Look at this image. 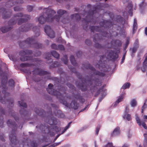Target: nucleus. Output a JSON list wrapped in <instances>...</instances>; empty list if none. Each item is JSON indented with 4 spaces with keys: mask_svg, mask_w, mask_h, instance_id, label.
Returning a JSON list of instances; mask_svg holds the SVG:
<instances>
[{
    "mask_svg": "<svg viewBox=\"0 0 147 147\" xmlns=\"http://www.w3.org/2000/svg\"><path fill=\"white\" fill-rule=\"evenodd\" d=\"M65 12V11L62 10H59L57 11V13L58 16H56L55 18H53V15L55 13V11L50 9H47L45 13L44 16H40L38 19V21L39 23L43 24L46 21L50 22L53 21L54 19H55L56 20L58 21L60 18V16L63 14Z\"/></svg>",
    "mask_w": 147,
    "mask_h": 147,
    "instance_id": "f257e3e1",
    "label": "nucleus"
},
{
    "mask_svg": "<svg viewBox=\"0 0 147 147\" xmlns=\"http://www.w3.org/2000/svg\"><path fill=\"white\" fill-rule=\"evenodd\" d=\"M32 52L31 50H26L25 51H22L19 53V55L20 56V59L17 58L18 57L17 55H9L8 57L9 59L13 61H24L28 60H32V57L29 56H25L26 55H31ZM33 61L37 62L39 61L36 58L34 59H32Z\"/></svg>",
    "mask_w": 147,
    "mask_h": 147,
    "instance_id": "f03ea898",
    "label": "nucleus"
},
{
    "mask_svg": "<svg viewBox=\"0 0 147 147\" xmlns=\"http://www.w3.org/2000/svg\"><path fill=\"white\" fill-rule=\"evenodd\" d=\"M68 67L70 69V70L72 72L75 73L78 77V78L80 79L81 81L82 82L81 83H78V82H76V84L77 86L79 88L81 89L82 91H85L86 90L87 88V86L86 85L87 83H89L90 86L92 85V83L90 80H86L85 79L82 78L81 75H80L79 73H78L75 67V66L76 65H73V66H72L71 65H68Z\"/></svg>",
    "mask_w": 147,
    "mask_h": 147,
    "instance_id": "7ed1b4c3",
    "label": "nucleus"
},
{
    "mask_svg": "<svg viewBox=\"0 0 147 147\" xmlns=\"http://www.w3.org/2000/svg\"><path fill=\"white\" fill-rule=\"evenodd\" d=\"M7 124L9 127L12 128V130L9 135V139L11 142L10 145L12 147H13V145H16L18 142L16 134V131L17 128V124L15 122L10 119L8 120Z\"/></svg>",
    "mask_w": 147,
    "mask_h": 147,
    "instance_id": "20e7f679",
    "label": "nucleus"
},
{
    "mask_svg": "<svg viewBox=\"0 0 147 147\" xmlns=\"http://www.w3.org/2000/svg\"><path fill=\"white\" fill-rule=\"evenodd\" d=\"M48 92L49 94L56 96L59 100L60 102L66 106H68V104L67 101L65 100V97L59 92L53 89V85L50 83L47 88Z\"/></svg>",
    "mask_w": 147,
    "mask_h": 147,
    "instance_id": "39448f33",
    "label": "nucleus"
},
{
    "mask_svg": "<svg viewBox=\"0 0 147 147\" xmlns=\"http://www.w3.org/2000/svg\"><path fill=\"white\" fill-rule=\"evenodd\" d=\"M32 65H14V67L16 69H19L25 73L31 74V72L29 67Z\"/></svg>",
    "mask_w": 147,
    "mask_h": 147,
    "instance_id": "423d86ee",
    "label": "nucleus"
},
{
    "mask_svg": "<svg viewBox=\"0 0 147 147\" xmlns=\"http://www.w3.org/2000/svg\"><path fill=\"white\" fill-rule=\"evenodd\" d=\"M33 72L34 74H36L40 76L50 74L49 72L47 71H44L42 69L38 68L34 69Z\"/></svg>",
    "mask_w": 147,
    "mask_h": 147,
    "instance_id": "0eeeda50",
    "label": "nucleus"
},
{
    "mask_svg": "<svg viewBox=\"0 0 147 147\" xmlns=\"http://www.w3.org/2000/svg\"><path fill=\"white\" fill-rule=\"evenodd\" d=\"M45 30L47 34L51 38H53L55 36V34L49 26H46L45 28Z\"/></svg>",
    "mask_w": 147,
    "mask_h": 147,
    "instance_id": "6e6552de",
    "label": "nucleus"
},
{
    "mask_svg": "<svg viewBox=\"0 0 147 147\" xmlns=\"http://www.w3.org/2000/svg\"><path fill=\"white\" fill-rule=\"evenodd\" d=\"M19 104L21 106H22L24 108L21 109L20 111V113L22 115H26L27 114V111L25 110L24 108L27 107V105L26 103L24 102V101H18Z\"/></svg>",
    "mask_w": 147,
    "mask_h": 147,
    "instance_id": "1a4fd4ad",
    "label": "nucleus"
},
{
    "mask_svg": "<svg viewBox=\"0 0 147 147\" xmlns=\"http://www.w3.org/2000/svg\"><path fill=\"white\" fill-rule=\"evenodd\" d=\"M6 111L0 105V127H3V120L2 115H5Z\"/></svg>",
    "mask_w": 147,
    "mask_h": 147,
    "instance_id": "9d476101",
    "label": "nucleus"
},
{
    "mask_svg": "<svg viewBox=\"0 0 147 147\" xmlns=\"http://www.w3.org/2000/svg\"><path fill=\"white\" fill-rule=\"evenodd\" d=\"M73 96L74 98L78 100L80 103H83L85 102V100L83 98V96H81L80 94H73Z\"/></svg>",
    "mask_w": 147,
    "mask_h": 147,
    "instance_id": "9b49d317",
    "label": "nucleus"
},
{
    "mask_svg": "<svg viewBox=\"0 0 147 147\" xmlns=\"http://www.w3.org/2000/svg\"><path fill=\"white\" fill-rule=\"evenodd\" d=\"M136 119L137 123L140 126L142 125L145 129H147V126L145 122L144 121H141L138 116L136 117Z\"/></svg>",
    "mask_w": 147,
    "mask_h": 147,
    "instance_id": "f8f14e48",
    "label": "nucleus"
},
{
    "mask_svg": "<svg viewBox=\"0 0 147 147\" xmlns=\"http://www.w3.org/2000/svg\"><path fill=\"white\" fill-rule=\"evenodd\" d=\"M78 104L77 101L75 100H72L70 104V106L71 108L75 110L77 109L78 108Z\"/></svg>",
    "mask_w": 147,
    "mask_h": 147,
    "instance_id": "ddd939ff",
    "label": "nucleus"
},
{
    "mask_svg": "<svg viewBox=\"0 0 147 147\" xmlns=\"http://www.w3.org/2000/svg\"><path fill=\"white\" fill-rule=\"evenodd\" d=\"M89 67V68L92 71H95L94 72V74L96 75H98L101 76H105V74L104 73L100 72L95 71V69L92 66H88Z\"/></svg>",
    "mask_w": 147,
    "mask_h": 147,
    "instance_id": "4468645a",
    "label": "nucleus"
},
{
    "mask_svg": "<svg viewBox=\"0 0 147 147\" xmlns=\"http://www.w3.org/2000/svg\"><path fill=\"white\" fill-rule=\"evenodd\" d=\"M120 132V128L118 127L116 128L111 134L112 136H115L118 135Z\"/></svg>",
    "mask_w": 147,
    "mask_h": 147,
    "instance_id": "2eb2a0df",
    "label": "nucleus"
},
{
    "mask_svg": "<svg viewBox=\"0 0 147 147\" xmlns=\"http://www.w3.org/2000/svg\"><path fill=\"white\" fill-rule=\"evenodd\" d=\"M9 114L11 116L13 117L14 119L17 122H18L19 121V118L14 113V111L12 110H11L9 112Z\"/></svg>",
    "mask_w": 147,
    "mask_h": 147,
    "instance_id": "dca6fc26",
    "label": "nucleus"
},
{
    "mask_svg": "<svg viewBox=\"0 0 147 147\" xmlns=\"http://www.w3.org/2000/svg\"><path fill=\"white\" fill-rule=\"evenodd\" d=\"M48 123L50 125H56L57 121L56 119L51 118L49 120Z\"/></svg>",
    "mask_w": 147,
    "mask_h": 147,
    "instance_id": "f3484780",
    "label": "nucleus"
},
{
    "mask_svg": "<svg viewBox=\"0 0 147 147\" xmlns=\"http://www.w3.org/2000/svg\"><path fill=\"white\" fill-rule=\"evenodd\" d=\"M35 111L38 115L42 116L44 113H45L44 111L42 109L39 110V109H36L35 110Z\"/></svg>",
    "mask_w": 147,
    "mask_h": 147,
    "instance_id": "a211bd4d",
    "label": "nucleus"
},
{
    "mask_svg": "<svg viewBox=\"0 0 147 147\" xmlns=\"http://www.w3.org/2000/svg\"><path fill=\"white\" fill-rule=\"evenodd\" d=\"M130 84L129 82H126L122 86L121 88L123 89H125L129 88Z\"/></svg>",
    "mask_w": 147,
    "mask_h": 147,
    "instance_id": "6ab92c4d",
    "label": "nucleus"
},
{
    "mask_svg": "<svg viewBox=\"0 0 147 147\" xmlns=\"http://www.w3.org/2000/svg\"><path fill=\"white\" fill-rule=\"evenodd\" d=\"M144 147H147V134H144Z\"/></svg>",
    "mask_w": 147,
    "mask_h": 147,
    "instance_id": "aec40b11",
    "label": "nucleus"
},
{
    "mask_svg": "<svg viewBox=\"0 0 147 147\" xmlns=\"http://www.w3.org/2000/svg\"><path fill=\"white\" fill-rule=\"evenodd\" d=\"M130 104L131 107H135L137 104V101L135 99H133L131 100Z\"/></svg>",
    "mask_w": 147,
    "mask_h": 147,
    "instance_id": "412c9836",
    "label": "nucleus"
},
{
    "mask_svg": "<svg viewBox=\"0 0 147 147\" xmlns=\"http://www.w3.org/2000/svg\"><path fill=\"white\" fill-rule=\"evenodd\" d=\"M137 21L136 19H134V26H133V32L134 33L135 31L137 29Z\"/></svg>",
    "mask_w": 147,
    "mask_h": 147,
    "instance_id": "4be33fe9",
    "label": "nucleus"
},
{
    "mask_svg": "<svg viewBox=\"0 0 147 147\" xmlns=\"http://www.w3.org/2000/svg\"><path fill=\"white\" fill-rule=\"evenodd\" d=\"M51 55L57 58L59 57V55L55 51H53L51 52Z\"/></svg>",
    "mask_w": 147,
    "mask_h": 147,
    "instance_id": "5701e85b",
    "label": "nucleus"
},
{
    "mask_svg": "<svg viewBox=\"0 0 147 147\" xmlns=\"http://www.w3.org/2000/svg\"><path fill=\"white\" fill-rule=\"evenodd\" d=\"M9 86L11 87H13L14 86V82L13 80L10 79L8 81Z\"/></svg>",
    "mask_w": 147,
    "mask_h": 147,
    "instance_id": "b1692460",
    "label": "nucleus"
},
{
    "mask_svg": "<svg viewBox=\"0 0 147 147\" xmlns=\"http://www.w3.org/2000/svg\"><path fill=\"white\" fill-rule=\"evenodd\" d=\"M123 117L124 119L126 118L128 121L130 120L131 119V115L129 114H125L123 116Z\"/></svg>",
    "mask_w": 147,
    "mask_h": 147,
    "instance_id": "393cba45",
    "label": "nucleus"
},
{
    "mask_svg": "<svg viewBox=\"0 0 147 147\" xmlns=\"http://www.w3.org/2000/svg\"><path fill=\"white\" fill-rule=\"evenodd\" d=\"M71 122H69L67 125L65 127L64 129L63 130L61 133V134H63L64 133L69 127L70 126V125L71 124Z\"/></svg>",
    "mask_w": 147,
    "mask_h": 147,
    "instance_id": "a878e982",
    "label": "nucleus"
},
{
    "mask_svg": "<svg viewBox=\"0 0 147 147\" xmlns=\"http://www.w3.org/2000/svg\"><path fill=\"white\" fill-rule=\"evenodd\" d=\"M141 69L143 72H145L147 69V65H143Z\"/></svg>",
    "mask_w": 147,
    "mask_h": 147,
    "instance_id": "bb28decb",
    "label": "nucleus"
},
{
    "mask_svg": "<svg viewBox=\"0 0 147 147\" xmlns=\"http://www.w3.org/2000/svg\"><path fill=\"white\" fill-rule=\"evenodd\" d=\"M123 99V97L122 96H120L119 98L116 101V103H119L120 102H121Z\"/></svg>",
    "mask_w": 147,
    "mask_h": 147,
    "instance_id": "cd10ccee",
    "label": "nucleus"
},
{
    "mask_svg": "<svg viewBox=\"0 0 147 147\" xmlns=\"http://www.w3.org/2000/svg\"><path fill=\"white\" fill-rule=\"evenodd\" d=\"M102 90V89L101 88H100L99 89H98L97 91L96 92L94 96L95 97H97L98 96Z\"/></svg>",
    "mask_w": 147,
    "mask_h": 147,
    "instance_id": "c85d7f7f",
    "label": "nucleus"
},
{
    "mask_svg": "<svg viewBox=\"0 0 147 147\" xmlns=\"http://www.w3.org/2000/svg\"><path fill=\"white\" fill-rule=\"evenodd\" d=\"M100 128V125H98L97 127L96 130V135H98Z\"/></svg>",
    "mask_w": 147,
    "mask_h": 147,
    "instance_id": "c756f323",
    "label": "nucleus"
},
{
    "mask_svg": "<svg viewBox=\"0 0 147 147\" xmlns=\"http://www.w3.org/2000/svg\"><path fill=\"white\" fill-rule=\"evenodd\" d=\"M147 107V105L146 104L145 102L144 103L143 106L142 107L141 113H143L144 110Z\"/></svg>",
    "mask_w": 147,
    "mask_h": 147,
    "instance_id": "7c9ffc66",
    "label": "nucleus"
},
{
    "mask_svg": "<svg viewBox=\"0 0 147 147\" xmlns=\"http://www.w3.org/2000/svg\"><path fill=\"white\" fill-rule=\"evenodd\" d=\"M1 30L3 33H5L8 30L5 27H2Z\"/></svg>",
    "mask_w": 147,
    "mask_h": 147,
    "instance_id": "2f4dec72",
    "label": "nucleus"
},
{
    "mask_svg": "<svg viewBox=\"0 0 147 147\" xmlns=\"http://www.w3.org/2000/svg\"><path fill=\"white\" fill-rule=\"evenodd\" d=\"M63 58V59H62V61H64L65 64H66L67 61V56L66 55H65Z\"/></svg>",
    "mask_w": 147,
    "mask_h": 147,
    "instance_id": "473e14b6",
    "label": "nucleus"
},
{
    "mask_svg": "<svg viewBox=\"0 0 147 147\" xmlns=\"http://www.w3.org/2000/svg\"><path fill=\"white\" fill-rule=\"evenodd\" d=\"M129 14H130V16H132V7L131 5H130L129 7Z\"/></svg>",
    "mask_w": 147,
    "mask_h": 147,
    "instance_id": "72a5a7b5",
    "label": "nucleus"
},
{
    "mask_svg": "<svg viewBox=\"0 0 147 147\" xmlns=\"http://www.w3.org/2000/svg\"><path fill=\"white\" fill-rule=\"evenodd\" d=\"M70 60L72 64H74L75 61L74 58V56H71L70 57Z\"/></svg>",
    "mask_w": 147,
    "mask_h": 147,
    "instance_id": "f704fd0d",
    "label": "nucleus"
},
{
    "mask_svg": "<svg viewBox=\"0 0 147 147\" xmlns=\"http://www.w3.org/2000/svg\"><path fill=\"white\" fill-rule=\"evenodd\" d=\"M138 48V46L137 45L136 46V47H133L132 49V52L133 53L135 52L136 51Z\"/></svg>",
    "mask_w": 147,
    "mask_h": 147,
    "instance_id": "c9c22d12",
    "label": "nucleus"
},
{
    "mask_svg": "<svg viewBox=\"0 0 147 147\" xmlns=\"http://www.w3.org/2000/svg\"><path fill=\"white\" fill-rule=\"evenodd\" d=\"M67 85L69 88H71L74 89V86L70 83H67Z\"/></svg>",
    "mask_w": 147,
    "mask_h": 147,
    "instance_id": "e433bc0d",
    "label": "nucleus"
},
{
    "mask_svg": "<svg viewBox=\"0 0 147 147\" xmlns=\"http://www.w3.org/2000/svg\"><path fill=\"white\" fill-rule=\"evenodd\" d=\"M129 111V109L128 107V105H126L125 107V114H127Z\"/></svg>",
    "mask_w": 147,
    "mask_h": 147,
    "instance_id": "4c0bfd02",
    "label": "nucleus"
},
{
    "mask_svg": "<svg viewBox=\"0 0 147 147\" xmlns=\"http://www.w3.org/2000/svg\"><path fill=\"white\" fill-rule=\"evenodd\" d=\"M0 139L3 142L5 141V140L4 138V135L2 134V135H0Z\"/></svg>",
    "mask_w": 147,
    "mask_h": 147,
    "instance_id": "58836bf2",
    "label": "nucleus"
},
{
    "mask_svg": "<svg viewBox=\"0 0 147 147\" xmlns=\"http://www.w3.org/2000/svg\"><path fill=\"white\" fill-rule=\"evenodd\" d=\"M26 21V20H24L22 19H20V20L18 21V23L19 24H20L21 23L23 22H25Z\"/></svg>",
    "mask_w": 147,
    "mask_h": 147,
    "instance_id": "ea45409f",
    "label": "nucleus"
},
{
    "mask_svg": "<svg viewBox=\"0 0 147 147\" xmlns=\"http://www.w3.org/2000/svg\"><path fill=\"white\" fill-rule=\"evenodd\" d=\"M31 146L32 147H37V145L36 142H33L31 144Z\"/></svg>",
    "mask_w": 147,
    "mask_h": 147,
    "instance_id": "a19ab883",
    "label": "nucleus"
},
{
    "mask_svg": "<svg viewBox=\"0 0 147 147\" xmlns=\"http://www.w3.org/2000/svg\"><path fill=\"white\" fill-rule=\"evenodd\" d=\"M23 16V15H22V14L21 13H18L16 14V16H15V17H22Z\"/></svg>",
    "mask_w": 147,
    "mask_h": 147,
    "instance_id": "79ce46f5",
    "label": "nucleus"
},
{
    "mask_svg": "<svg viewBox=\"0 0 147 147\" xmlns=\"http://www.w3.org/2000/svg\"><path fill=\"white\" fill-rule=\"evenodd\" d=\"M147 64V55L146 56L143 62V64Z\"/></svg>",
    "mask_w": 147,
    "mask_h": 147,
    "instance_id": "37998d69",
    "label": "nucleus"
},
{
    "mask_svg": "<svg viewBox=\"0 0 147 147\" xmlns=\"http://www.w3.org/2000/svg\"><path fill=\"white\" fill-rule=\"evenodd\" d=\"M60 143H61L60 142L58 143H54L52 145V146H53V147H54L59 145V144H60Z\"/></svg>",
    "mask_w": 147,
    "mask_h": 147,
    "instance_id": "c03bdc74",
    "label": "nucleus"
},
{
    "mask_svg": "<svg viewBox=\"0 0 147 147\" xmlns=\"http://www.w3.org/2000/svg\"><path fill=\"white\" fill-rule=\"evenodd\" d=\"M14 9L15 11H18L20 10V8L18 7H14Z\"/></svg>",
    "mask_w": 147,
    "mask_h": 147,
    "instance_id": "a18cd8bd",
    "label": "nucleus"
},
{
    "mask_svg": "<svg viewBox=\"0 0 147 147\" xmlns=\"http://www.w3.org/2000/svg\"><path fill=\"white\" fill-rule=\"evenodd\" d=\"M67 90V88L64 87H62L60 89V90L61 91H65Z\"/></svg>",
    "mask_w": 147,
    "mask_h": 147,
    "instance_id": "49530a36",
    "label": "nucleus"
},
{
    "mask_svg": "<svg viewBox=\"0 0 147 147\" xmlns=\"http://www.w3.org/2000/svg\"><path fill=\"white\" fill-rule=\"evenodd\" d=\"M106 59V58L104 56H103L100 57V60L101 61H103H103L105 60V59Z\"/></svg>",
    "mask_w": 147,
    "mask_h": 147,
    "instance_id": "de8ad7c7",
    "label": "nucleus"
},
{
    "mask_svg": "<svg viewBox=\"0 0 147 147\" xmlns=\"http://www.w3.org/2000/svg\"><path fill=\"white\" fill-rule=\"evenodd\" d=\"M59 47L61 50H63L64 49V47L62 45H59Z\"/></svg>",
    "mask_w": 147,
    "mask_h": 147,
    "instance_id": "09e8293b",
    "label": "nucleus"
},
{
    "mask_svg": "<svg viewBox=\"0 0 147 147\" xmlns=\"http://www.w3.org/2000/svg\"><path fill=\"white\" fill-rule=\"evenodd\" d=\"M51 47L54 49H56L57 48L56 45L55 44H52L51 45Z\"/></svg>",
    "mask_w": 147,
    "mask_h": 147,
    "instance_id": "8fccbe9b",
    "label": "nucleus"
},
{
    "mask_svg": "<svg viewBox=\"0 0 147 147\" xmlns=\"http://www.w3.org/2000/svg\"><path fill=\"white\" fill-rule=\"evenodd\" d=\"M61 134H59L57 135V136L53 140V142H55L56 141V140L59 137V136Z\"/></svg>",
    "mask_w": 147,
    "mask_h": 147,
    "instance_id": "3c124183",
    "label": "nucleus"
},
{
    "mask_svg": "<svg viewBox=\"0 0 147 147\" xmlns=\"http://www.w3.org/2000/svg\"><path fill=\"white\" fill-rule=\"evenodd\" d=\"M51 105L52 107H53L55 108L57 107V106L56 105L54 104H51Z\"/></svg>",
    "mask_w": 147,
    "mask_h": 147,
    "instance_id": "603ef678",
    "label": "nucleus"
},
{
    "mask_svg": "<svg viewBox=\"0 0 147 147\" xmlns=\"http://www.w3.org/2000/svg\"><path fill=\"white\" fill-rule=\"evenodd\" d=\"M145 34L146 35H147V27H146L145 30Z\"/></svg>",
    "mask_w": 147,
    "mask_h": 147,
    "instance_id": "864d4df0",
    "label": "nucleus"
},
{
    "mask_svg": "<svg viewBox=\"0 0 147 147\" xmlns=\"http://www.w3.org/2000/svg\"><path fill=\"white\" fill-rule=\"evenodd\" d=\"M28 8H30V10L29 11H31L32 9V7L31 6H29L28 7Z\"/></svg>",
    "mask_w": 147,
    "mask_h": 147,
    "instance_id": "5fc2aeb1",
    "label": "nucleus"
},
{
    "mask_svg": "<svg viewBox=\"0 0 147 147\" xmlns=\"http://www.w3.org/2000/svg\"><path fill=\"white\" fill-rule=\"evenodd\" d=\"M125 55H124L123 56V57H122V60L123 61L125 59Z\"/></svg>",
    "mask_w": 147,
    "mask_h": 147,
    "instance_id": "6e6d98bb",
    "label": "nucleus"
},
{
    "mask_svg": "<svg viewBox=\"0 0 147 147\" xmlns=\"http://www.w3.org/2000/svg\"><path fill=\"white\" fill-rule=\"evenodd\" d=\"M144 119H147V115H144Z\"/></svg>",
    "mask_w": 147,
    "mask_h": 147,
    "instance_id": "4d7b16f0",
    "label": "nucleus"
},
{
    "mask_svg": "<svg viewBox=\"0 0 147 147\" xmlns=\"http://www.w3.org/2000/svg\"><path fill=\"white\" fill-rule=\"evenodd\" d=\"M29 40V43H30L31 42V40L30 39V38H28L27 39V40Z\"/></svg>",
    "mask_w": 147,
    "mask_h": 147,
    "instance_id": "13d9d810",
    "label": "nucleus"
},
{
    "mask_svg": "<svg viewBox=\"0 0 147 147\" xmlns=\"http://www.w3.org/2000/svg\"><path fill=\"white\" fill-rule=\"evenodd\" d=\"M25 16H26V17L27 18H29V16L28 15H26Z\"/></svg>",
    "mask_w": 147,
    "mask_h": 147,
    "instance_id": "bf43d9fd",
    "label": "nucleus"
},
{
    "mask_svg": "<svg viewBox=\"0 0 147 147\" xmlns=\"http://www.w3.org/2000/svg\"><path fill=\"white\" fill-rule=\"evenodd\" d=\"M85 110V109H82L81 111H80V112H82V111H84Z\"/></svg>",
    "mask_w": 147,
    "mask_h": 147,
    "instance_id": "052dcab7",
    "label": "nucleus"
},
{
    "mask_svg": "<svg viewBox=\"0 0 147 147\" xmlns=\"http://www.w3.org/2000/svg\"><path fill=\"white\" fill-rule=\"evenodd\" d=\"M110 70H111V69H108L107 70H106V71H110Z\"/></svg>",
    "mask_w": 147,
    "mask_h": 147,
    "instance_id": "680f3d73",
    "label": "nucleus"
},
{
    "mask_svg": "<svg viewBox=\"0 0 147 147\" xmlns=\"http://www.w3.org/2000/svg\"><path fill=\"white\" fill-rule=\"evenodd\" d=\"M88 105H87L84 109H86L88 107Z\"/></svg>",
    "mask_w": 147,
    "mask_h": 147,
    "instance_id": "e2e57ef3",
    "label": "nucleus"
},
{
    "mask_svg": "<svg viewBox=\"0 0 147 147\" xmlns=\"http://www.w3.org/2000/svg\"><path fill=\"white\" fill-rule=\"evenodd\" d=\"M122 147H127V146H126V145H124Z\"/></svg>",
    "mask_w": 147,
    "mask_h": 147,
    "instance_id": "0e129e2a",
    "label": "nucleus"
},
{
    "mask_svg": "<svg viewBox=\"0 0 147 147\" xmlns=\"http://www.w3.org/2000/svg\"><path fill=\"white\" fill-rule=\"evenodd\" d=\"M35 82H38L39 80H34Z\"/></svg>",
    "mask_w": 147,
    "mask_h": 147,
    "instance_id": "69168bd1",
    "label": "nucleus"
},
{
    "mask_svg": "<svg viewBox=\"0 0 147 147\" xmlns=\"http://www.w3.org/2000/svg\"><path fill=\"white\" fill-rule=\"evenodd\" d=\"M46 58L47 59H49V60H50L51 61H52V60L51 59H49V58H48L47 57H46Z\"/></svg>",
    "mask_w": 147,
    "mask_h": 147,
    "instance_id": "338daca9",
    "label": "nucleus"
},
{
    "mask_svg": "<svg viewBox=\"0 0 147 147\" xmlns=\"http://www.w3.org/2000/svg\"><path fill=\"white\" fill-rule=\"evenodd\" d=\"M48 145V144L46 145H45L44 146H43L42 147H45L47 146Z\"/></svg>",
    "mask_w": 147,
    "mask_h": 147,
    "instance_id": "774afa93",
    "label": "nucleus"
}]
</instances>
